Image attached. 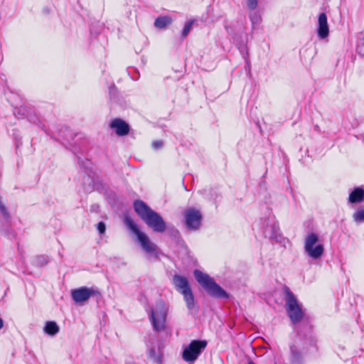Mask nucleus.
I'll use <instances>...</instances> for the list:
<instances>
[{"label": "nucleus", "instance_id": "nucleus-31", "mask_svg": "<svg viewBox=\"0 0 364 364\" xmlns=\"http://www.w3.org/2000/svg\"><path fill=\"white\" fill-rule=\"evenodd\" d=\"M92 189V181H91L90 184H89V186H88V187L85 188V190L86 191H90Z\"/></svg>", "mask_w": 364, "mask_h": 364}, {"label": "nucleus", "instance_id": "nucleus-27", "mask_svg": "<svg viewBox=\"0 0 364 364\" xmlns=\"http://www.w3.org/2000/svg\"><path fill=\"white\" fill-rule=\"evenodd\" d=\"M257 6V0H247V6L250 9H255Z\"/></svg>", "mask_w": 364, "mask_h": 364}, {"label": "nucleus", "instance_id": "nucleus-34", "mask_svg": "<svg viewBox=\"0 0 364 364\" xmlns=\"http://www.w3.org/2000/svg\"><path fill=\"white\" fill-rule=\"evenodd\" d=\"M248 364H255L252 360H249Z\"/></svg>", "mask_w": 364, "mask_h": 364}, {"label": "nucleus", "instance_id": "nucleus-21", "mask_svg": "<svg viewBox=\"0 0 364 364\" xmlns=\"http://www.w3.org/2000/svg\"><path fill=\"white\" fill-rule=\"evenodd\" d=\"M353 219L356 223L364 222V209H359L353 213Z\"/></svg>", "mask_w": 364, "mask_h": 364}, {"label": "nucleus", "instance_id": "nucleus-11", "mask_svg": "<svg viewBox=\"0 0 364 364\" xmlns=\"http://www.w3.org/2000/svg\"><path fill=\"white\" fill-rule=\"evenodd\" d=\"M71 296L76 304H82L91 297L95 296L97 299H100L102 295L97 289L82 287L72 290Z\"/></svg>", "mask_w": 364, "mask_h": 364}, {"label": "nucleus", "instance_id": "nucleus-9", "mask_svg": "<svg viewBox=\"0 0 364 364\" xmlns=\"http://www.w3.org/2000/svg\"><path fill=\"white\" fill-rule=\"evenodd\" d=\"M207 345L208 342L205 340H193L188 346L184 348L182 353L183 359L188 363L195 362Z\"/></svg>", "mask_w": 364, "mask_h": 364}, {"label": "nucleus", "instance_id": "nucleus-8", "mask_svg": "<svg viewBox=\"0 0 364 364\" xmlns=\"http://www.w3.org/2000/svg\"><path fill=\"white\" fill-rule=\"evenodd\" d=\"M318 242V235L314 232L309 233L304 241L305 252L314 259H320L324 252L323 245Z\"/></svg>", "mask_w": 364, "mask_h": 364}, {"label": "nucleus", "instance_id": "nucleus-18", "mask_svg": "<svg viewBox=\"0 0 364 364\" xmlns=\"http://www.w3.org/2000/svg\"><path fill=\"white\" fill-rule=\"evenodd\" d=\"M44 331L50 336H55L59 332V326L55 321H47L44 327Z\"/></svg>", "mask_w": 364, "mask_h": 364}, {"label": "nucleus", "instance_id": "nucleus-4", "mask_svg": "<svg viewBox=\"0 0 364 364\" xmlns=\"http://www.w3.org/2000/svg\"><path fill=\"white\" fill-rule=\"evenodd\" d=\"M284 291L285 294V306L287 314L291 321L294 324H296L302 320L304 317L303 310L299 304L296 296L289 288L285 287Z\"/></svg>", "mask_w": 364, "mask_h": 364}, {"label": "nucleus", "instance_id": "nucleus-2", "mask_svg": "<svg viewBox=\"0 0 364 364\" xmlns=\"http://www.w3.org/2000/svg\"><path fill=\"white\" fill-rule=\"evenodd\" d=\"M193 275L196 281L203 287L208 295L216 299H228L230 294L225 291L208 274L199 269H195Z\"/></svg>", "mask_w": 364, "mask_h": 364}, {"label": "nucleus", "instance_id": "nucleus-6", "mask_svg": "<svg viewBox=\"0 0 364 364\" xmlns=\"http://www.w3.org/2000/svg\"><path fill=\"white\" fill-rule=\"evenodd\" d=\"M173 283L176 289L183 294L188 309L189 310L193 309L195 306V299L187 278L179 274H175L173 277Z\"/></svg>", "mask_w": 364, "mask_h": 364}, {"label": "nucleus", "instance_id": "nucleus-3", "mask_svg": "<svg viewBox=\"0 0 364 364\" xmlns=\"http://www.w3.org/2000/svg\"><path fill=\"white\" fill-rule=\"evenodd\" d=\"M316 341L311 337L301 338L299 335L295 343L290 346L289 360L291 364H302L304 355L307 353L310 346H315Z\"/></svg>", "mask_w": 364, "mask_h": 364}, {"label": "nucleus", "instance_id": "nucleus-12", "mask_svg": "<svg viewBox=\"0 0 364 364\" xmlns=\"http://www.w3.org/2000/svg\"><path fill=\"white\" fill-rule=\"evenodd\" d=\"M264 234L272 240L279 241L281 238L278 223L274 217L268 218L264 221Z\"/></svg>", "mask_w": 364, "mask_h": 364}, {"label": "nucleus", "instance_id": "nucleus-1", "mask_svg": "<svg viewBox=\"0 0 364 364\" xmlns=\"http://www.w3.org/2000/svg\"><path fill=\"white\" fill-rule=\"evenodd\" d=\"M133 207L138 216L155 232H164L166 223L159 213L152 210L145 202L136 200Z\"/></svg>", "mask_w": 364, "mask_h": 364}, {"label": "nucleus", "instance_id": "nucleus-29", "mask_svg": "<svg viewBox=\"0 0 364 364\" xmlns=\"http://www.w3.org/2000/svg\"><path fill=\"white\" fill-rule=\"evenodd\" d=\"M171 235L174 237H178L180 235L179 231L174 227L170 228Z\"/></svg>", "mask_w": 364, "mask_h": 364}, {"label": "nucleus", "instance_id": "nucleus-30", "mask_svg": "<svg viewBox=\"0 0 364 364\" xmlns=\"http://www.w3.org/2000/svg\"><path fill=\"white\" fill-rule=\"evenodd\" d=\"M238 49L240 50L241 53H247L246 47L243 44L240 43L237 46Z\"/></svg>", "mask_w": 364, "mask_h": 364}, {"label": "nucleus", "instance_id": "nucleus-22", "mask_svg": "<svg viewBox=\"0 0 364 364\" xmlns=\"http://www.w3.org/2000/svg\"><path fill=\"white\" fill-rule=\"evenodd\" d=\"M193 23H194V21L191 20L186 23V25L182 31V33H181V37L183 38H185L188 36V34L189 33V32L193 26Z\"/></svg>", "mask_w": 364, "mask_h": 364}, {"label": "nucleus", "instance_id": "nucleus-26", "mask_svg": "<svg viewBox=\"0 0 364 364\" xmlns=\"http://www.w3.org/2000/svg\"><path fill=\"white\" fill-rule=\"evenodd\" d=\"M97 229L100 234H103L106 230V225L104 222H99L97 225Z\"/></svg>", "mask_w": 364, "mask_h": 364}, {"label": "nucleus", "instance_id": "nucleus-23", "mask_svg": "<svg viewBox=\"0 0 364 364\" xmlns=\"http://www.w3.org/2000/svg\"><path fill=\"white\" fill-rule=\"evenodd\" d=\"M250 18L253 26L260 23L261 16L257 12H252L250 14Z\"/></svg>", "mask_w": 364, "mask_h": 364}, {"label": "nucleus", "instance_id": "nucleus-15", "mask_svg": "<svg viewBox=\"0 0 364 364\" xmlns=\"http://www.w3.org/2000/svg\"><path fill=\"white\" fill-rule=\"evenodd\" d=\"M348 200L351 203H358L364 200V189L355 188L349 195Z\"/></svg>", "mask_w": 364, "mask_h": 364}, {"label": "nucleus", "instance_id": "nucleus-33", "mask_svg": "<svg viewBox=\"0 0 364 364\" xmlns=\"http://www.w3.org/2000/svg\"><path fill=\"white\" fill-rule=\"evenodd\" d=\"M116 89V87L115 85H113L110 87V92H112L113 90H115Z\"/></svg>", "mask_w": 364, "mask_h": 364}, {"label": "nucleus", "instance_id": "nucleus-16", "mask_svg": "<svg viewBox=\"0 0 364 364\" xmlns=\"http://www.w3.org/2000/svg\"><path fill=\"white\" fill-rule=\"evenodd\" d=\"M162 351L161 348L158 347V350L156 351L154 346L151 347L148 350V356L149 358L154 360L157 364H161L162 359Z\"/></svg>", "mask_w": 364, "mask_h": 364}, {"label": "nucleus", "instance_id": "nucleus-35", "mask_svg": "<svg viewBox=\"0 0 364 364\" xmlns=\"http://www.w3.org/2000/svg\"><path fill=\"white\" fill-rule=\"evenodd\" d=\"M127 364H135V363H127Z\"/></svg>", "mask_w": 364, "mask_h": 364}, {"label": "nucleus", "instance_id": "nucleus-19", "mask_svg": "<svg viewBox=\"0 0 364 364\" xmlns=\"http://www.w3.org/2000/svg\"><path fill=\"white\" fill-rule=\"evenodd\" d=\"M78 159V164L80 168V169H82L85 173L88 175V179H90V176L89 173V171L91 169L90 165L91 163L87 159H81L80 157L77 156Z\"/></svg>", "mask_w": 364, "mask_h": 364}, {"label": "nucleus", "instance_id": "nucleus-20", "mask_svg": "<svg viewBox=\"0 0 364 364\" xmlns=\"http://www.w3.org/2000/svg\"><path fill=\"white\" fill-rule=\"evenodd\" d=\"M48 262V258L45 255H36L31 259L32 264L38 267L45 266Z\"/></svg>", "mask_w": 364, "mask_h": 364}, {"label": "nucleus", "instance_id": "nucleus-32", "mask_svg": "<svg viewBox=\"0 0 364 364\" xmlns=\"http://www.w3.org/2000/svg\"><path fill=\"white\" fill-rule=\"evenodd\" d=\"M4 326V321L1 318H0V329H1Z\"/></svg>", "mask_w": 364, "mask_h": 364}, {"label": "nucleus", "instance_id": "nucleus-13", "mask_svg": "<svg viewBox=\"0 0 364 364\" xmlns=\"http://www.w3.org/2000/svg\"><path fill=\"white\" fill-rule=\"evenodd\" d=\"M109 127L111 129H114L116 134L119 136L127 135L130 130L129 125L124 120L119 118L114 119L111 122Z\"/></svg>", "mask_w": 364, "mask_h": 364}, {"label": "nucleus", "instance_id": "nucleus-14", "mask_svg": "<svg viewBox=\"0 0 364 364\" xmlns=\"http://www.w3.org/2000/svg\"><path fill=\"white\" fill-rule=\"evenodd\" d=\"M317 34L321 39L328 36L329 28L327 22V16L325 13H321L318 18Z\"/></svg>", "mask_w": 364, "mask_h": 364}, {"label": "nucleus", "instance_id": "nucleus-25", "mask_svg": "<svg viewBox=\"0 0 364 364\" xmlns=\"http://www.w3.org/2000/svg\"><path fill=\"white\" fill-rule=\"evenodd\" d=\"M0 211L2 213L4 218L6 220H9L10 218V214H9V212L8 211L6 207L4 204L0 205Z\"/></svg>", "mask_w": 364, "mask_h": 364}, {"label": "nucleus", "instance_id": "nucleus-17", "mask_svg": "<svg viewBox=\"0 0 364 364\" xmlns=\"http://www.w3.org/2000/svg\"><path fill=\"white\" fill-rule=\"evenodd\" d=\"M172 21L171 17L168 16H160L156 18L154 26L158 28L163 29L171 25Z\"/></svg>", "mask_w": 364, "mask_h": 364}, {"label": "nucleus", "instance_id": "nucleus-7", "mask_svg": "<svg viewBox=\"0 0 364 364\" xmlns=\"http://www.w3.org/2000/svg\"><path fill=\"white\" fill-rule=\"evenodd\" d=\"M124 221L127 227L136 235L139 242L145 252L153 253L156 251V245L150 241L149 237L145 233L140 231L137 225L132 219L127 216L124 218Z\"/></svg>", "mask_w": 364, "mask_h": 364}, {"label": "nucleus", "instance_id": "nucleus-24", "mask_svg": "<svg viewBox=\"0 0 364 364\" xmlns=\"http://www.w3.org/2000/svg\"><path fill=\"white\" fill-rule=\"evenodd\" d=\"M357 52L359 55L364 56V37L359 41L357 46Z\"/></svg>", "mask_w": 364, "mask_h": 364}, {"label": "nucleus", "instance_id": "nucleus-10", "mask_svg": "<svg viewBox=\"0 0 364 364\" xmlns=\"http://www.w3.org/2000/svg\"><path fill=\"white\" fill-rule=\"evenodd\" d=\"M183 217L185 219V226L190 231H196L200 229L203 215L199 210L194 208H190L183 211Z\"/></svg>", "mask_w": 364, "mask_h": 364}, {"label": "nucleus", "instance_id": "nucleus-28", "mask_svg": "<svg viewBox=\"0 0 364 364\" xmlns=\"http://www.w3.org/2000/svg\"><path fill=\"white\" fill-rule=\"evenodd\" d=\"M163 146V142L161 141H154L152 142V147L154 149H159L160 148H161Z\"/></svg>", "mask_w": 364, "mask_h": 364}, {"label": "nucleus", "instance_id": "nucleus-5", "mask_svg": "<svg viewBox=\"0 0 364 364\" xmlns=\"http://www.w3.org/2000/svg\"><path fill=\"white\" fill-rule=\"evenodd\" d=\"M167 313L168 309L162 300L156 301L155 307L150 309L149 319L154 331L165 330Z\"/></svg>", "mask_w": 364, "mask_h": 364}]
</instances>
